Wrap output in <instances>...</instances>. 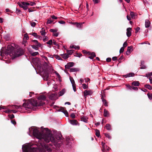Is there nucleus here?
I'll return each instance as SVG.
<instances>
[{
    "label": "nucleus",
    "mask_w": 152,
    "mask_h": 152,
    "mask_svg": "<svg viewBox=\"0 0 152 152\" xmlns=\"http://www.w3.org/2000/svg\"><path fill=\"white\" fill-rule=\"evenodd\" d=\"M33 135L37 139H43L47 142H49L50 141L56 145L57 142V140L61 138L60 136L55 139L53 135L51 133V132L47 128L44 129L42 132H39L38 129H34L33 130Z\"/></svg>",
    "instance_id": "f257e3e1"
},
{
    "label": "nucleus",
    "mask_w": 152,
    "mask_h": 152,
    "mask_svg": "<svg viewBox=\"0 0 152 152\" xmlns=\"http://www.w3.org/2000/svg\"><path fill=\"white\" fill-rule=\"evenodd\" d=\"M45 103L42 101H37L34 99H31L27 100L23 104L22 107H24L26 110H33L34 107L37 106H41L43 105Z\"/></svg>",
    "instance_id": "f03ea898"
},
{
    "label": "nucleus",
    "mask_w": 152,
    "mask_h": 152,
    "mask_svg": "<svg viewBox=\"0 0 152 152\" xmlns=\"http://www.w3.org/2000/svg\"><path fill=\"white\" fill-rule=\"evenodd\" d=\"M12 53L11 55L12 58H14L15 57L22 55L23 53V51L21 48H19L15 49L14 52Z\"/></svg>",
    "instance_id": "7ed1b4c3"
},
{
    "label": "nucleus",
    "mask_w": 152,
    "mask_h": 152,
    "mask_svg": "<svg viewBox=\"0 0 152 152\" xmlns=\"http://www.w3.org/2000/svg\"><path fill=\"white\" fill-rule=\"evenodd\" d=\"M15 50L14 48L11 45H9L7 47V48L5 51V53L7 55H9L12 57L11 55L12 53L14 52Z\"/></svg>",
    "instance_id": "20e7f679"
},
{
    "label": "nucleus",
    "mask_w": 152,
    "mask_h": 152,
    "mask_svg": "<svg viewBox=\"0 0 152 152\" xmlns=\"http://www.w3.org/2000/svg\"><path fill=\"white\" fill-rule=\"evenodd\" d=\"M32 42H34V44L31 45V46L35 50H38L39 47H40L42 46L41 44L36 40H33Z\"/></svg>",
    "instance_id": "39448f33"
},
{
    "label": "nucleus",
    "mask_w": 152,
    "mask_h": 152,
    "mask_svg": "<svg viewBox=\"0 0 152 152\" xmlns=\"http://www.w3.org/2000/svg\"><path fill=\"white\" fill-rule=\"evenodd\" d=\"M36 149L35 148H32L31 147H24V151L25 152H35Z\"/></svg>",
    "instance_id": "423d86ee"
},
{
    "label": "nucleus",
    "mask_w": 152,
    "mask_h": 152,
    "mask_svg": "<svg viewBox=\"0 0 152 152\" xmlns=\"http://www.w3.org/2000/svg\"><path fill=\"white\" fill-rule=\"evenodd\" d=\"M84 96L85 98H86L87 95H91L92 94V92L91 91L86 90L83 92Z\"/></svg>",
    "instance_id": "0eeeda50"
},
{
    "label": "nucleus",
    "mask_w": 152,
    "mask_h": 152,
    "mask_svg": "<svg viewBox=\"0 0 152 152\" xmlns=\"http://www.w3.org/2000/svg\"><path fill=\"white\" fill-rule=\"evenodd\" d=\"M43 76L44 80L47 81L48 80L49 73L47 71L44 72V73L43 74Z\"/></svg>",
    "instance_id": "6e6552de"
},
{
    "label": "nucleus",
    "mask_w": 152,
    "mask_h": 152,
    "mask_svg": "<svg viewBox=\"0 0 152 152\" xmlns=\"http://www.w3.org/2000/svg\"><path fill=\"white\" fill-rule=\"evenodd\" d=\"M58 111L63 112L66 116H68V113L67 110H66L64 108L61 107H60L59 108Z\"/></svg>",
    "instance_id": "1a4fd4ad"
},
{
    "label": "nucleus",
    "mask_w": 152,
    "mask_h": 152,
    "mask_svg": "<svg viewBox=\"0 0 152 152\" xmlns=\"http://www.w3.org/2000/svg\"><path fill=\"white\" fill-rule=\"evenodd\" d=\"M52 145L51 144H49L48 145V144H45L44 145V147L45 148L48 152H51L52 151V149L50 147H49V146H51Z\"/></svg>",
    "instance_id": "9d476101"
},
{
    "label": "nucleus",
    "mask_w": 152,
    "mask_h": 152,
    "mask_svg": "<svg viewBox=\"0 0 152 152\" xmlns=\"http://www.w3.org/2000/svg\"><path fill=\"white\" fill-rule=\"evenodd\" d=\"M88 57L91 59H93L96 56L94 52L91 53L90 52H88Z\"/></svg>",
    "instance_id": "9b49d317"
},
{
    "label": "nucleus",
    "mask_w": 152,
    "mask_h": 152,
    "mask_svg": "<svg viewBox=\"0 0 152 152\" xmlns=\"http://www.w3.org/2000/svg\"><path fill=\"white\" fill-rule=\"evenodd\" d=\"M69 122L71 124L74 125H77L78 124L79 125V124L77 121V120L75 119L70 120L69 121Z\"/></svg>",
    "instance_id": "f8f14e48"
},
{
    "label": "nucleus",
    "mask_w": 152,
    "mask_h": 152,
    "mask_svg": "<svg viewBox=\"0 0 152 152\" xmlns=\"http://www.w3.org/2000/svg\"><path fill=\"white\" fill-rule=\"evenodd\" d=\"M74 63L73 62H69L67 65L65 66V67L66 69H69L70 67L73 66L74 65Z\"/></svg>",
    "instance_id": "ddd939ff"
},
{
    "label": "nucleus",
    "mask_w": 152,
    "mask_h": 152,
    "mask_svg": "<svg viewBox=\"0 0 152 152\" xmlns=\"http://www.w3.org/2000/svg\"><path fill=\"white\" fill-rule=\"evenodd\" d=\"M132 30V28H128L126 29V35L128 37H130L131 35V31Z\"/></svg>",
    "instance_id": "4468645a"
},
{
    "label": "nucleus",
    "mask_w": 152,
    "mask_h": 152,
    "mask_svg": "<svg viewBox=\"0 0 152 152\" xmlns=\"http://www.w3.org/2000/svg\"><path fill=\"white\" fill-rule=\"evenodd\" d=\"M71 23L72 24L75 25L77 28H81L82 27V24L81 23H78L77 22L72 23V22Z\"/></svg>",
    "instance_id": "2eb2a0df"
},
{
    "label": "nucleus",
    "mask_w": 152,
    "mask_h": 152,
    "mask_svg": "<svg viewBox=\"0 0 152 152\" xmlns=\"http://www.w3.org/2000/svg\"><path fill=\"white\" fill-rule=\"evenodd\" d=\"M104 115L105 117H109L110 115L109 112L106 109L104 110Z\"/></svg>",
    "instance_id": "dca6fc26"
},
{
    "label": "nucleus",
    "mask_w": 152,
    "mask_h": 152,
    "mask_svg": "<svg viewBox=\"0 0 152 152\" xmlns=\"http://www.w3.org/2000/svg\"><path fill=\"white\" fill-rule=\"evenodd\" d=\"M46 98V96L44 95H40L38 97V99L39 100H45Z\"/></svg>",
    "instance_id": "f3484780"
},
{
    "label": "nucleus",
    "mask_w": 152,
    "mask_h": 152,
    "mask_svg": "<svg viewBox=\"0 0 152 152\" xmlns=\"http://www.w3.org/2000/svg\"><path fill=\"white\" fill-rule=\"evenodd\" d=\"M60 55L63 58L65 59H67L69 57L67 53L61 54Z\"/></svg>",
    "instance_id": "a211bd4d"
},
{
    "label": "nucleus",
    "mask_w": 152,
    "mask_h": 152,
    "mask_svg": "<svg viewBox=\"0 0 152 152\" xmlns=\"http://www.w3.org/2000/svg\"><path fill=\"white\" fill-rule=\"evenodd\" d=\"M29 52L31 56H35L39 54L38 52H33L32 50H29Z\"/></svg>",
    "instance_id": "6ab92c4d"
},
{
    "label": "nucleus",
    "mask_w": 152,
    "mask_h": 152,
    "mask_svg": "<svg viewBox=\"0 0 152 152\" xmlns=\"http://www.w3.org/2000/svg\"><path fill=\"white\" fill-rule=\"evenodd\" d=\"M18 4L20 7L23 8V9L25 10L27 9L28 8V7L27 6L23 4L22 3H19Z\"/></svg>",
    "instance_id": "aec40b11"
},
{
    "label": "nucleus",
    "mask_w": 152,
    "mask_h": 152,
    "mask_svg": "<svg viewBox=\"0 0 152 152\" xmlns=\"http://www.w3.org/2000/svg\"><path fill=\"white\" fill-rule=\"evenodd\" d=\"M150 25V22L149 20H146L145 21V27L146 28H148Z\"/></svg>",
    "instance_id": "412c9836"
},
{
    "label": "nucleus",
    "mask_w": 152,
    "mask_h": 152,
    "mask_svg": "<svg viewBox=\"0 0 152 152\" xmlns=\"http://www.w3.org/2000/svg\"><path fill=\"white\" fill-rule=\"evenodd\" d=\"M102 101L105 106L107 107L108 106V102L105 99H103V97H102Z\"/></svg>",
    "instance_id": "4be33fe9"
},
{
    "label": "nucleus",
    "mask_w": 152,
    "mask_h": 152,
    "mask_svg": "<svg viewBox=\"0 0 152 152\" xmlns=\"http://www.w3.org/2000/svg\"><path fill=\"white\" fill-rule=\"evenodd\" d=\"M41 34L42 36H44L46 34V32L45 31V29L44 28H42L41 30L40 31Z\"/></svg>",
    "instance_id": "5701e85b"
},
{
    "label": "nucleus",
    "mask_w": 152,
    "mask_h": 152,
    "mask_svg": "<svg viewBox=\"0 0 152 152\" xmlns=\"http://www.w3.org/2000/svg\"><path fill=\"white\" fill-rule=\"evenodd\" d=\"M88 119V118L85 116H83L81 118V121L86 123L87 122Z\"/></svg>",
    "instance_id": "b1692460"
},
{
    "label": "nucleus",
    "mask_w": 152,
    "mask_h": 152,
    "mask_svg": "<svg viewBox=\"0 0 152 152\" xmlns=\"http://www.w3.org/2000/svg\"><path fill=\"white\" fill-rule=\"evenodd\" d=\"M140 84L139 83L138 81H135L133 82L132 83V85L133 86H139Z\"/></svg>",
    "instance_id": "393cba45"
},
{
    "label": "nucleus",
    "mask_w": 152,
    "mask_h": 152,
    "mask_svg": "<svg viewBox=\"0 0 152 152\" xmlns=\"http://www.w3.org/2000/svg\"><path fill=\"white\" fill-rule=\"evenodd\" d=\"M134 74L133 73L131 72L126 74L125 75L126 77H129L134 76Z\"/></svg>",
    "instance_id": "a878e982"
},
{
    "label": "nucleus",
    "mask_w": 152,
    "mask_h": 152,
    "mask_svg": "<svg viewBox=\"0 0 152 152\" xmlns=\"http://www.w3.org/2000/svg\"><path fill=\"white\" fill-rule=\"evenodd\" d=\"M70 72H75L79 71V69L76 68H72L70 69Z\"/></svg>",
    "instance_id": "bb28decb"
},
{
    "label": "nucleus",
    "mask_w": 152,
    "mask_h": 152,
    "mask_svg": "<svg viewBox=\"0 0 152 152\" xmlns=\"http://www.w3.org/2000/svg\"><path fill=\"white\" fill-rule=\"evenodd\" d=\"M95 134H96V136L97 137H99V136L100 135L99 131L97 129H95Z\"/></svg>",
    "instance_id": "cd10ccee"
},
{
    "label": "nucleus",
    "mask_w": 152,
    "mask_h": 152,
    "mask_svg": "<svg viewBox=\"0 0 152 152\" xmlns=\"http://www.w3.org/2000/svg\"><path fill=\"white\" fill-rule=\"evenodd\" d=\"M105 127L107 130H111V126L109 124H107L105 126Z\"/></svg>",
    "instance_id": "c85d7f7f"
},
{
    "label": "nucleus",
    "mask_w": 152,
    "mask_h": 152,
    "mask_svg": "<svg viewBox=\"0 0 152 152\" xmlns=\"http://www.w3.org/2000/svg\"><path fill=\"white\" fill-rule=\"evenodd\" d=\"M67 54L69 55H71L74 52V50H67Z\"/></svg>",
    "instance_id": "c756f323"
},
{
    "label": "nucleus",
    "mask_w": 152,
    "mask_h": 152,
    "mask_svg": "<svg viewBox=\"0 0 152 152\" xmlns=\"http://www.w3.org/2000/svg\"><path fill=\"white\" fill-rule=\"evenodd\" d=\"M31 34L36 38H39L41 37L40 36L37 35V33H33Z\"/></svg>",
    "instance_id": "7c9ffc66"
},
{
    "label": "nucleus",
    "mask_w": 152,
    "mask_h": 152,
    "mask_svg": "<svg viewBox=\"0 0 152 152\" xmlns=\"http://www.w3.org/2000/svg\"><path fill=\"white\" fill-rule=\"evenodd\" d=\"M15 108L16 109H18V110L19 111H20V109H22L23 108L22 107H21L20 106H17V105H15Z\"/></svg>",
    "instance_id": "2f4dec72"
},
{
    "label": "nucleus",
    "mask_w": 152,
    "mask_h": 152,
    "mask_svg": "<svg viewBox=\"0 0 152 152\" xmlns=\"http://www.w3.org/2000/svg\"><path fill=\"white\" fill-rule=\"evenodd\" d=\"M145 87L149 90H151L152 89L151 86L149 84H146L145 85Z\"/></svg>",
    "instance_id": "473e14b6"
},
{
    "label": "nucleus",
    "mask_w": 152,
    "mask_h": 152,
    "mask_svg": "<svg viewBox=\"0 0 152 152\" xmlns=\"http://www.w3.org/2000/svg\"><path fill=\"white\" fill-rule=\"evenodd\" d=\"M74 56L76 57H80L81 56H82V54L80 53H76L74 55Z\"/></svg>",
    "instance_id": "72a5a7b5"
},
{
    "label": "nucleus",
    "mask_w": 152,
    "mask_h": 152,
    "mask_svg": "<svg viewBox=\"0 0 152 152\" xmlns=\"http://www.w3.org/2000/svg\"><path fill=\"white\" fill-rule=\"evenodd\" d=\"M53 41L52 39L46 42V44L48 45H51L53 43Z\"/></svg>",
    "instance_id": "f704fd0d"
},
{
    "label": "nucleus",
    "mask_w": 152,
    "mask_h": 152,
    "mask_svg": "<svg viewBox=\"0 0 152 152\" xmlns=\"http://www.w3.org/2000/svg\"><path fill=\"white\" fill-rule=\"evenodd\" d=\"M152 75V72H148L146 74V76L147 77H149Z\"/></svg>",
    "instance_id": "c9c22d12"
},
{
    "label": "nucleus",
    "mask_w": 152,
    "mask_h": 152,
    "mask_svg": "<svg viewBox=\"0 0 152 152\" xmlns=\"http://www.w3.org/2000/svg\"><path fill=\"white\" fill-rule=\"evenodd\" d=\"M104 135L106 137L108 138L109 139H110L111 138V137L108 133H105L104 134Z\"/></svg>",
    "instance_id": "e433bc0d"
},
{
    "label": "nucleus",
    "mask_w": 152,
    "mask_h": 152,
    "mask_svg": "<svg viewBox=\"0 0 152 152\" xmlns=\"http://www.w3.org/2000/svg\"><path fill=\"white\" fill-rule=\"evenodd\" d=\"M70 79L72 85L75 84V81L72 77H70Z\"/></svg>",
    "instance_id": "4c0bfd02"
},
{
    "label": "nucleus",
    "mask_w": 152,
    "mask_h": 152,
    "mask_svg": "<svg viewBox=\"0 0 152 152\" xmlns=\"http://www.w3.org/2000/svg\"><path fill=\"white\" fill-rule=\"evenodd\" d=\"M65 92V90L64 89L62 90L60 92V96H61L63 95L64 94V93Z\"/></svg>",
    "instance_id": "58836bf2"
},
{
    "label": "nucleus",
    "mask_w": 152,
    "mask_h": 152,
    "mask_svg": "<svg viewBox=\"0 0 152 152\" xmlns=\"http://www.w3.org/2000/svg\"><path fill=\"white\" fill-rule=\"evenodd\" d=\"M148 98L151 100L152 99V94H151L148 93L147 94Z\"/></svg>",
    "instance_id": "ea45409f"
},
{
    "label": "nucleus",
    "mask_w": 152,
    "mask_h": 152,
    "mask_svg": "<svg viewBox=\"0 0 152 152\" xmlns=\"http://www.w3.org/2000/svg\"><path fill=\"white\" fill-rule=\"evenodd\" d=\"M21 3H22V4L24 5H25L26 6L28 5H29L30 4H29V3L28 2H21Z\"/></svg>",
    "instance_id": "a19ab883"
},
{
    "label": "nucleus",
    "mask_w": 152,
    "mask_h": 152,
    "mask_svg": "<svg viewBox=\"0 0 152 152\" xmlns=\"http://www.w3.org/2000/svg\"><path fill=\"white\" fill-rule=\"evenodd\" d=\"M30 23L31 26L33 27H34L36 24V23L34 22H30Z\"/></svg>",
    "instance_id": "79ce46f5"
},
{
    "label": "nucleus",
    "mask_w": 152,
    "mask_h": 152,
    "mask_svg": "<svg viewBox=\"0 0 152 152\" xmlns=\"http://www.w3.org/2000/svg\"><path fill=\"white\" fill-rule=\"evenodd\" d=\"M71 117L72 118H75L76 116L75 114L74 113H72L70 115Z\"/></svg>",
    "instance_id": "37998d69"
},
{
    "label": "nucleus",
    "mask_w": 152,
    "mask_h": 152,
    "mask_svg": "<svg viewBox=\"0 0 152 152\" xmlns=\"http://www.w3.org/2000/svg\"><path fill=\"white\" fill-rule=\"evenodd\" d=\"M55 57L56 59H58V60H61L62 59L58 55H56L55 56Z\"/></svg>",
    "instance_id": "c03bdc74"
},
{
    "label": "nucleus",
    "mask_w": 152,
    "mask_h": 152,
    "mask_svg": "<svg viewBox=\"0 0 152 152\" xmlns=\"http://www.w3.org/2000/svg\"><path fill=\"white\" fill-rule=\"evenodd\" d=\"M102 144L103 147V148L102 149V151L103 152L105 150V143H104L103 142H102Z\"/></svg>",
    "instance_id": "a18cd8bd"
},
{
    "label": "nucleus",
    "mask_w": 152,
    "mask_h": 152,
    "mask_svg": "<svg viewBox=\"0 0 152 152\" xmlns=\"http://www.w3.org/2000/svg\"><path fill=\"white\" fill-rule=\"evenodd\" d=\"M133 89L135 91H137L138 90V88L137 87H135L133 86H132L131 90Z\"/></svg>",
    "instance_id": "49530a36"
},
{
    "label": "nucleus",
    "mask_w": 152,
    "mask_h": 152,
    "mask_svg": "<svg viewBox=\"0 0 152 152\" xmlns=\"http://www.w3.org/2000/svg\"><path fill=\"white\" fill-rule=\"evenodd\" d=\"M83 87L84 89H86L88 88V87L85 84H83Z\"/></svg>",
    "instance_id": "de8ad7c7"
},
{
    "label": "nucleus",
    "mask_w": 152,
    "mask_h": 152,
    "mask_svg": "<svg viewBox=\"0 0 152 152\" xmlns=\"http://www.w3.org/2000/svg\"><path fill=\"white\" fill-rule=\"evenodd\" d=\"M124 47H121L120 50V53H123L124 51Z\"/></svg>",
    "instance_id": "09e8293b"
},
{
    "label": "nucleus",
    "mask_w": 152,
    "mask_h": 152,
    "mask_svg": "<svg viewBox=\"0 0 152 152\" xmlns=\"http://www.w3.org/2000/svg\"><path fill=\"white\" fill-rule=\"evenodd\" d=\"M50 31L51 32H53V33L55 32H56L57 31V29H50Z\"/></svg>",
    "instance_id": "8fccbe9b"
},
{
    "label": "nucleus",
    "mask_w": 152,
    "mask_h": 152,
    "mask_svg": "<svg viewBox=\"0 0 152 152\" xmlns=\"http://www.w3.org/2000/svg\"><path fill=\"white\" fill-rule=\"evenodd\" d=\"M6 113H11L12 112V110H7L4 111Z\"/></svg>",
    "instance_id": "3c124183"
},
{
    "label": "nucleus",
    "mask_w": 152,
    "mask_h": 152,
    "mask_svg": "<svg viewBox=\"0 0 152 152\" xmlns=\"http://www.w3.org/2000/svg\"><path fill=\"white\" fill-rule=\"evenodd\" d=\"M16 12L17 13L20 14L21 13V11L20 10L17 8L16 9Z\"/></svg>",
    "instance_id": "603ef678"
},
{
    "label": "nucleus",
    "mask_w": 152,
    "mask_h": 152,
    "mask_svg": "<svg viewBox=\"0 0 152 152\" xmlns=\"http://www.w3.org/2000/svg\"><path fill=\"white\" fill-rule=\"evenodd\" d=\"M124 58V57L123 56H121L120 58H119L118 60V61L119 62V63L121 62V61Z\"/></svg>",
    "instance_id": "864d4df0"
},
{
    "label": "nucleus",
    "mask_w": 152,
    "mask_h": 152,
    "mask_svg": "<svg viewBox=\"0 0 152 152\" xmlns=\"http://www.w3.org/2000/svg\"><path fill=\"white\" fill-rule=\"evenodd\" d=\"M73 89L75 92L76 91V85L75 84H74L73 85H72Z\"/></svg>",
    "instance_id": "5fc2aeb1"
},
{
    "label": "nucleus",
    "mask_w": 152,
    "mask_h": 152,
    "mask_svg": "<svg viewBox=\"0 0 152 152\" xmlns=\"http://www.w3.org/2000/svg\"><path fill=\"white\" fill-rule=\"evenodd\" d=\"M132 46H130V47H128L127 48V51H131V50L132 49Z\"/></svg>",
    "instance_id": "6e6d98bb"
},
{
    "label": "nucleus",
    "mask_w": 152,
    "mask_h": 152,
    "mask_svg": "<svg viewBox=\"0 0 152 152\" xmlns=\"http://www.w3.org/2000/svg\"><path fill=\"white\" fill-rule=\"evenodd\" d=\"M58 22L61 24H65V22L64 21L61 20L58 21Z\"/></svg>",
    "instance_id": "4d7b16f0"
},
{
    "label": "nucleus",
    "mask_w": 152,
    "mask_h": 152,
    "mask_svg": "<svg viewBox=\"0 0 152 152\" xmlns=\"http://www.w3.org/2000/svg\"><path fill=\"white\" fill-rule=\"evenodd\" d=\"M48 37L47 36H45L44 38L43 39V41H45L48 40Z\"/></svg>",
    "instance_id": "13d9d810"
},
{
    "label": "nucleus",
    "mask_w": 152,
    "mask_h": 152,
    "mask_svg": "<svg viewBox=\"0 0 152 152\" xmlns=\"http://www.w3.org/2000/svg\"><path fill=\"white\" fill-rule=\"evenodd\" d=\"M24 37L26 38V39H29L28 36L27 35V34H26L24 35Z\"/></svg>",
    "instance_id": "bf43d9fd"
},
{
    "label": "nucleus",
    "mask_w": 152,
    "mask_h": 152,
    "mask_svg": "<svg viewBox=\"0 0 152 152\" xmlns=\"http://www.w3.org/2000/svg\"><path fill=\"white\" fill-rule=\"evenodd\" d=\"M111 60V59L110 58H108L106 59V61L108 62H110Z\"/></svg>",
    "instance_id": "052dcab7"
},
{
    "label": "nucleus",
    "mask_w": 152,
    "mask_h": 152,
    "mask_svg": "<svg viewBox=\"0 0 152 152\" xmlns=\"http://www.w3.org/2000/svg\"><path fill=\"white\" fill-rule=\"evenodd\" d=\"M123 47L124 48L126 47L127 45V43L126 42H125L123 44Z\"/></svg>",
    "instance_id": "680f3d73"
},
{
    "label": "nucleus",
    "mask_w": 152,
    "mask_h": 152,
    "mask_svg": "<svg viewBox=\"0 0 152 152\" xmlns=\"http://www.w3.org/2000/svg\"><path fill=\"white\" fill-rule=\"evenodd\" d=\"M9 118L11 119L13 118H14V115L13 114H12L9 115Z\"/></svg>",
    "instance_id": "e2e57ef3"
},
{
    "label": "nucleus",
    "mask_w": 152,
    "mask_h": 152,
    "mask_svg": "<svg viewBox=\"0 0 152 152\" xmlns=\"http://www.w3.org/2000/svg\"><path fill=\"white\" fill-rule=\"evenodd\" d=\"M58 35V33H54L53 34V35L55 37H57Z\"/></svg>",
    "instance_id": "0e129e2a"
},
{
    "label": "nucleus",
    "mask_w": 152,
    "mask_h": 152,
    "mask_svg": "<svg viewBox=\"0 0 152 152\" xmlns=\"http://www.w3.org/2000/svg\"><path fill=\"white\" fill-rule=\"evenodd\" d=\"M140 29V27H137L135 30H136V31H135V33H137L138 31H139V30Z\"/></svg>",
    "instance_id": "69168bd1"
},
{
    "label": "nucleus",
    "mask_w": 152,
    "mask_h": 152,
    "mask_svg": "<svg viewBox=\"0 0 152 152\" xmlns=\"http://www.w3.org/2000/svg\"><path fill=\"white\" fill-rule=\"evenodd\" d=\"M117 59V57L116 56L113 57L112 58V60L113 61H115Z\"/></svg>",
    "instance_id": "338daca9"
},
{
    "label": "nucleus",
    "mask_w": 152,
    "mask_h": 152,
    "mask_svg": "<svg viewBox=\"0 0 152 152\" xmlns=\"http://www.w3.org/2000/svg\"><path fill=\"white\" fill-rule=\"evenodd\" d=\"M149 79L150 80V82L152 84V77H149Z\"/></svg>",
    "instance_id": "774afa93"
}]
</instances>
